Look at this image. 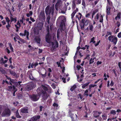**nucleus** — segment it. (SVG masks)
Returning a JSON list of instances; mask_svg holds the SVG:
<instances>
[{"instance_id": "21", "label": "nucleus", "mask_w": 121, "mask_h": 121, "mask_svg": "<svg viewBox=\"0 0 121 121\" xmlns=\"http://www.w3.org/2000/svg\"><path fill=\"white\" fill-rule=\"evenodd\" d=\"M10 19L11 20L10 22L11 23L13 21H14V22H15L17 21L16 18H14L12 17V15L10 16Z\"/></svg>"}, {"instance_id": "48", "label": "nucleus", "mask_w": 121, "mask_h": 121, "mask_svg": "<svg viewBox=\"0 0 121 121\" xmlns=\"http://www.w3.org/2000/svg\"><path fill=\"white\" fill-rule=\"evenodd\" d=\"M29 77L30 79L32 80L34 79V78L33 77L32 75V73H31Z\"/></svg>"}, {"instance_id": "12", "label": "nucleus", "mask_w": 121, "mask_h": 121, "mask_svg": "<svg viewBox=\"0 0 121 121\" xmlns=\"http://www.w3.org/2000/svg\"><path fill=\"white\" fill-rule=\"evenodd\" d=\"M40 118V116L38 115L37 116H35L34 117H32L30 119L29 121H36L37 120L39 119Z\"/></svg>"}, {"instance_id": "35", "label": "nucleus", "mask_w": 121, "mask_h": 121, "mask_svg": "<svg viewBox=\"0 0 121 121\" xmlns=\"http://www.w3.org/2000/svg\"><path fill=\"white\" fill-rule=\"evenodd\" d=\"M12 86H9L7 88L8 90L9 91H11L13 90V85H11Z\"/></svg>"}, {"instance_id": "42", "label": "nucleus", "mask_w": 121, "mask_h": 121, "mask_svg": "<svg viewBox=\"0 0 121 121\" xmlns=\"http://www.w3.org/2000/svg\"><path fill=\"white\" fill-rule=\"evenodd\" d=\"M89 83H87L83 84L82 86V88L83 89L86 86H87L88 84Z\"/></svg>"}, {"instance_id": "62", "label": "nucleus", "mask_w": 121, "mask_h": 121, "mask_svg": "<svg viewBox=\"0 0 121 121\" xmlns=\"http://www.w3.org/2000/svg\"><path fill=\"white\" fill-rule=\"evenodd\" d=\"M114 85V83L113 82V81L112 80H111V83L110 84V85L111 86H113Z\"/></svg>"}, {"instance_id": "26", "label": "nucleus", "mask_w": 121, "mask_h": 121, "mask_svg": "<svg viewBox=\"0 0 121 121\" xmlns=\"http://www.w3.org/2000/svg\"><path fill=\"white\" fill-rule=\"evenodd\" d=\"M11 22H10V23H7V25L6 26V27L7 30H9L10 28L11 27Z\"/></svg>"}, {"instance_id": "54", "label": "nucleus", "mask_w": 121, "mask_h": 121, "mask_svg": "<svg viewBox=\"0 0 121 121\" xmlns=\"http://www.w3.org/2000/svg\"><path fill=\"white\" fill-rule=\"evenodd\" d=\"M80 48V47H78L77 48V51L76 52V55L77 54V53H78V50Z\"/></svg>"}, {"instance_id": "53", "label": "nucleus", "mask_w": 121, "mask_h": 121, "mask_svg": "<svg viewBox=\"0 0 121 121\" xmlns=\"http://www.w3.org/2000/svg\"><path fill=\"white\" fill-rule=\"evenodd\" d=\"M60 33L59 32V29L57 31V38H59V37L60 35H59Z\"/></svg>"}, {"instance_id": "32", "label": "nucleus", "mask_w": 121, "mask_h": 121, "mask_svg": "<svg viewBox=\"0 0 121 121\" xmlns=\"http://www.w3.org/2000/svg\"><path fill=\"white\" fill-rule=\"evenodd\" d=\"M32 11H30L29 12V13L26 14V16L27 17H29L31 16L32 15Z\"/></svg>"}, {"instance_id": "9", "label": "nucleus", "mask_w": 121, "mask_h": 121, "mask_svg": "<svg viewBox=\"0 0 121 121\" xmlns=\"http://www.w3.org/2000/svg\"><path fill=\"white\" fill-rule=\"evenodd\" d=\"M108 39L109 41L113 42L114 45L116 44L117 40V38L113 35L109 36L108 37Z\"/></svg>"}, {"instance_id": "17", "label": "nucleus", "mask_w": 121, "mask_h": 121, "mask_svg": "<svg viewBox=\"0 0 121 121\" xmlns=\"http://www.w3.org/2000/svg\"><path fill=\"white\" fill-rule=\"evenodd\" d=\"M111 9V8L108 5L106 7V13L107 15L110 14V9Z\"/></svg>"}, {"instance_id": "27", "label": "nucleus", "mask_w": 121, "mask_h": 121, "mask_svg": "<svg viewBox=\"0 0 121 121\" xmlns=\"http://www.w3.org/2000/svg\"><path fill=\"white\" fill-rule=\"evenodd\" d=\"M82 14L80 13H78V15L76 16V18H77L79 21L81 19Z\"/></svg>"}, {"instance_id": "5", "label": "nucleus", "mask_w": 121, "mask_h": 121, "mask_svg": "<svg viewBox=\"0 0 121 121\" xmlns=\"http://www.w3.org/2000/svg\"><path fill=\"white\" fill-rule=\"evenodd\" d=\"M43 27V25L41 24L38 25L37 26L34 28V31L35 34L37 35L39 33L40 30H42Z\"/></svg>"}, {"instance_id": "24", "label": "nucleus", "mask_w": 121, "mask_h": 121, "mask_svg": "<svg viewBox=\"0 0 121 121\" xmlns=\"http://www.w3.org/2000/svg\"><path fill=\"white\" fill-rule=\"evenodd\" d=\"M89 46L86 45H85L84 47H82L81 48L84 50L86 49V51H89Z\"/></svg>"}, {"instance_id": "23", "label": "nucleus", "mask_w": 121, "mask_h": 121, "mask_svg": "<svg viewBox=\"0 0 121 121\" xmlns=\"http://www.w3.org/2000/svg\"><path fill=\"white\" fill-rule=\"evenodd\" d=\"M97 111H95L93 112L94 114L93 115V117L95 118H97L99 116V115H97Z\"/></svg>"}, {"instance_id": "10", "label": "nucleus", "mask_w": 121, "mask_h": 121, "mask_svg": "<svg viewBox=\"0 0 121 121\" xmlns=\"http://www.w3.org/2000/svg\"><path fill=\"white\" fill-rule=\"evenodd\" d=\"M40 96L38 95H33L31 97V99L34 101H37L39 99Z\"/></svg>"}, {"instance_id": "51", "label": "nucleus", "mask_w": 121, "mask_h": 121, "mask_svg": "<svg viewBox=\"0 0 121 121\" xmlns=\"http://www.w3.org/2000/svg\"><path fill=\"white\" fill-rule=\"evenodd\" d=\"M53 106L55 107H57L58 106V105L57 104L54 103L53 104Z\"/></svg>"}, {"instance_id": "44", "label": "nucleus", "mask_w": 121, "mask_h": 121, "mask_svg": "<svg viewBox=\"0 0 121 121\" xmlns=\"http://www.w3.org/2000/svg\"><path fill=\"white\" fill-rule=\"evenodd\" d=\"M9 4H7L6 6L5 7L6 9L7 10H9Z\"/></svg>"}, {"instance_id": "55", "label": "nucleus", "mask_w": 121, "mask_h": 121, "mask_svg": "<svg viewBox=\"0 0 121 121\" xmlns=\"http://www.w3.org/2000/svg\"><path fill=\"white\" fill-rule=\"evenodd\" d=\"M30 20L33 22H34L35 21V20L34 19V18L31 17L30 18Z\"/></svg>"}, {"instance_id": "33", "label": "nucleus", "mask_w": 121, "mask_h": 121, "mask_svg": "<svg viewBox=\"0 0 121 121\" xmlns=\"http://www.w3.org/2000/svg\"><path fill=\"white\" fill-rule=\"evenodd\" d=\"M76 88V86L74 85L70 88V90L72 91H73Z\"/></svg>"}, {"instance_id": "16", "label": "nucleus", "mask_w": 121, "mask_h": 121, "mask_svg": "<svg viewBox=\"0 0 121 121\" xmlns=\"http://www.w3.org/2000/svg\"><path fill=\"white\" fill-rule=\"evenodd\" d=\"M40 17L43 20H44L45 19V16L44 12L43 11H42L40 13Z\"/></svg>"}, {"instance_id": "50", "label": "nucleus", "mask_w": 121, "mask_h": 121, "mask_svg": "<svg viewBox=\"0 0 121 121\" xmlns=\"http://www.w3.org/2000/svg\"><path fill=\"white\" fill-rule=\"evenodd\" d=\"M99 18V16L98 14L96 15V17H95L94 19L95 20H98Z\"/></svg>"}, {"instance_id": "38", "label": "nucleus", "mask_w": 121, "mask_h": 121, "mask_svg": "<svg viewBox=\"0 0 121 121\" xmlns=\"http://www.w3.org/2000/svg\"><path fill=\"white\" fill-rule=\"evenodd\" d=\"M76 13V10H74L73 12L72 13L71 16V18L73 19V17H74L75 14Z\"/></svg>"}, {"instance_id": "13", "label": "nucleus", "mask_w": 121, "mask_h": 121, "mask_svg": "<svg viewBox=\"0 0 121 121\" xmlns=\"http://www.w3.org/2000/svg\"><path fill=\"white\" fill-rule=\"evenodd\" d=\"M10 111L9 109L5 110L3 112V116H9L10 115Z\"/></svg>"}, {"instance_id": "22", "label": "nucleus", "mask_w": 121, "mask_h": 121, "mask_svg": "<svg viewBox=\"0 0 121 121\" xmlns=\"http://www.w3.org/2000/svg\"><path fill=\"white\" fill-rule=\"evenodd\" d=\"M60 2L58 1L56 3L55 5V9L57 11H58V7L60 5Z\"/></svg>"}, {"instance_id": "6", "label": "nucleus", "mask_w": 121, "mask_h": 121, "mask_svg": "<svg viewBox=\"0 0 121 121\" xmlns=\"http://www.w3.org/2000/svg\"><path fill=\"white\" fill-rule=\"evenodd\" d=\"M7 79L10 80V82L9 84L11 85H14L15 86L19 84V86H21L20 84L22 83L21 82H18V83L15 82V81L14 79H12L10 78H7Z\"/></svg>"}, {"instance_id": "37", "label": "nucleus", "mask_w": 121, "mask_h": 121, "mask_svg": "<svg viewBox=\"0 0 121 121\" xmlns=\"http://www.w3.org/2000/svg\"><path fill=\"white\" fill-rule=\"evenodd\" d=\"M110 114L114 115L116 114V112L115 110H112L110 112Z\"/></svg>"}, {"instance_id": "28", "label": "nucleus", "mask_w": 121, "mask_h": 121, "mask_svg": "<svg viewBox=\"0 0 121 121\" xmlns=\"http://www.w3.org/2000/svg\"><path fill=\"white\" fill-rule=\"evenodd\" d=\"M13 96H15V92L17 91V90L15 86H14V85H13Z\"/></svg>"}, {"instance_id": "61", "label": "nucleus", "mask_w": 121, "mask_h": 121, "mask_svg": "<svg viewBox=\"0 0 121 121\" xmlns=\"http://www.w3.org/2000/svg\"><path fill=\"white\" fill-rule=\"evenodd\" d=\"M121 62H119L118 63V66H119V68L120 69H121Z\"/></svg>"}, {"instance_id": "52", "label": "nucleus", "mask_w": 121, "mask_h": 121, "mask_svg": "<svg viewBox=\"0 0 121 121\" xmlns=\"http://www.w3.org/2000/svg\"><path fill=\"white\" fill-rule=\"evenodd\" d=\"M82 5L84 6L85 7L86 6V4L84 0H83L82 3Z\"/></svg>"}, {"instance_id": "58", "label": "nucleus", "mask_w": 121, "mask_h": 121, "mask_svg": "<svg viewBox=\"0 0 121 121\" xmlns=\"http://www.w3.org/2000/svg\"><path fill=\"white\" fill-rule=\"evenodd\" d=\"M111 33L110 32L107 31V35L108 36L110 35H111Z\"/></svg>"}, {"instance_id": "40", "label": "nucleus", "mask_w": 121, "mask_h": 121, "mask_svg": "<svg viewBox=\"0 0 121 121\" xmlns=\"http://www.w3.org/2000/svg\"><path fill=\"white\" fill-rule=\"evenodd\" d=\"M6 21L7 23H10V20L9 18L8 17H6L5 18Z\"/></svg>"}, {"instance_id": "36", "label": "nucleus", "mask_w": 121, "mask_h": 121, "mask_svg": "<svg viewBox=\"0 0 121 121\" xmlns=\"http://www.w3.org/2000/svg\"><path fill=\"white\" fill-rule=\"evenodd\" d=\"M102 117L103 119L106 120L107 118V116L105 114L102 115Z\"/></svg>"}, {"instance_id": "15", "label": "nucleus", "mask_w": 121, "mask_h": 121, "mask_svg": "<svg viewBox=\"0 0 121 121\" xmlns=\"http://www.w3.org/2000/svg\"><path fill=\"white\" fill-rule=\"evenodd\" d=\"M35 41L38 44V45L40 46V39L39 37L38 36L35 37Z\"/></svg>"}, {"instance_id": "4", "label": "nucleus", "mask_w": 121, "mask_h": 121, "mask_svg": "<svg viewBox=\"0 0 121 121\" xmlns=\"http://www.w3.org/2000/svg\"><path fill=\"white\" fill-rule=\"evenodd\" d=\"M90 23V21L88 20H86L85 19H82L80 24V26H81V29L83 30L84 29V25L87 26Z\"/></svg>"}, {"instance_id": "20", "label": "nucleus", "mask_w": 121, "mask_h": 121, "mask_svg": "<svg viewBox=\"0 0 121 121\" xmlns=\"http://www.w3.org/2000/svg\"><path fill=\"white\" fill-rule=\"evenodd\" d=\"M24 36L26 35V38L28 39H29V32L27 30H25L24 31Z\"/></svg>"}, {"instance_id": "41", "label": "nucleus", "mask_w": 121, "mask_h": 121, "mask_svg": "<svg viewBox=\"0 0 121 121\" xmlns=\"http://www.w3.org/2000/svg\"><path fill=\"white\" fill-rule=\"evenodd\" d=\"M50 19V16L48 15L47 18V21L48 24L49 23V20Z\"/></svg>"}, {"instance_id": "43", "label": "nucleus", "mask_w": 121, "mask_h": 121, "mask_svg": "<svg viewBox=\"0 0 121 121\" xmlns=\"http://www.w3.org/2000/svg\"><path fill=\"white\" fill-rule=\"evenodd\" d=\"M103 17L102 15H101L100 17L99 22H102L103 21Z\"/></svg>"}, {"instance_id": "7", "label": "nucleus", "mask_w": 121, "mask_h": 121, "mask_svg": "<svg viewBox=\"0 0 121 121\" xmlns=\"http://www.w3.org/2000/svg\"><path fill=\"white\" fill-rule=\"evenodd\" d=\"M49 29L48 28L47 31L48 33H47L46 36V40L47 42L48 43H50L52 42L51 41V39L52 38V35L49 33Z\"/></svg>"}, {"instance_id": "45", "label": "nucleus", "mask_w": 121, "mask_h": 121, "mask_svg": "<svg viewBox=\"0 0 121 121\" xmlns=\"http://www.w3.org/2000/svg\"><path fill=\"white\" fill-rule=\"evenodd\" d=\"M17 25H18L19 26V27H20L21 26V23L20 22V21L19 20H18L17 21V24H16Z\"/></svg>"}, {"instance_id": "46", "label": "nucleus", "mask_w": 121, "mask_h": 121, "mask_svg": "<svg viewBox=\"0 0 121 121\" xmlns=\"http://www.w3.org/2000/svg\"><path fill=\"white\" fill-rule=\"evenodd\" d=\"M9 46L10 48V49L11 50V51H13V47L12 46V45H11V44L10 43H9Z\"/></svg>"}, {"instance_id": "64", "label": "nucleus", "mask_w": 121, "mask_h": 121, "mask_svg": "<svg viewBox=\"0 0 121 121\" xmlns=\"http://www.w3.org/2000/svg\"><path fill=\"white\" fill-rule=\"evenodd\" d=\"M76 67L78 70L79 69L81 68V66L80 65H77L76 66Z\"/></svg>"}, {"instance_id": "30", "label": "nucleus", "mask_w": 121, "mask_h": 121, "mask_svg": "<svg viewBox=\"0 0 121 121\" xmlns=\"http://www.w3.org/2000/svg\"><path fill=\"white\" fill-rule=\"evenodd\" d=\"M0 72L2 74H4L6 73V72L4 70L3 68L0 67Z\"/></svg>"}, {"instance_id": "31", "label": "nucleus", "mask_w": 121, "mask_h": 121, "mask_svg": "<svg viewBox=\"0 0 121 121\" xmlns=\"http://www.w3.org/2000/svg\"><path fill=\"white\" fill-rule=\"evenodd\" d=\"M121 15V13H119L117 15V16L116 17H115V19L116 20H117L118 19H119L120 18V16Z\"/></svg>"}, {"instance_id": "3", "label": "nucleus", "mask_w": 121, "mask_h": 121, "mask_svg": "<svg viewBox=\"0 0 121 121\" xmlns=\"http://www.w3.org/2000/svg\"><path fill=\"white\" fill-rule=\"evenodd\" d=\"M48 89L47 87L42 85L41 86L38 88L37 91L38 94L40 96L42 93L43 94V92H45Z\"/></svg>"}, {"instance_id": "11", "label": "nucleus", "mask_w": 121, "mask_h": 121, "mask_svg": "<svg viewBox=\"0 0 121 121\" xmlns=\"http://www.w3.org/2000/svg\"><path fill=\"white\" fill-rule=\"evenodd\" d=\"M51 43L52 47L53 50L58 47V43L56 42L55 43L52 42Z\"/></svg>"}, {"instance_id": "56", "label": "nucleus", "mask_w": 121, "mask_h": 121, "mask_svg": "<svg viewBox=\"0 0 121 121\" xmlns=\"http://www.w3.org/2000/svg\"><path fill=\"white\" fill-rule=\"evenodd\" d=\"M100 42V41L99 40V41L97 43H95V46H97L98 45Z\"/></svg>"}, {"instance_id": "18", "label": "nucleus", "mask_w": 121, "mask_h": 121, "mask_svg": "<svg viewBox=\"0 0 121 121\" xmlns=\"http://www.w3.org/2000/svg\"><path fill=\"white\" fill-rule=\"evenodd\" d=\"M21 112L23 113H27L28 112V109L27 108H24L21 110Z\"/></svg>"}, {"instance_id": "8", "label": "nucleus", "mask_w": 121, "mask_h": 121, "mask_svg": "<svg viewBox=\"0 0 121 121\" xmlns=\"http://www.w3.org/2000/svg\"><path fill=\"white\" fill-rule=\"evenodd\" d=\"M54 7L53 6L50 8L47 7L45 9L46 13L47 14H49L51 13L52 15H53L54 12Z\"/></svg>"}, {"instance_id": "1", "label": "nucleus", "mask_w": 121, "mask_h": 121, "mask_svg": "<svg viewBox=\"0 0 121 121\" xmlns=\"http://www.w3.org/2000/svg\"><path fill=\"white\" fill-rule=\"evenodd\" d=\"M66 21V18L64 16H60L57 19L56 23L60 24V30L61 32L65 29Z\"/></svg>"}, {"instance_id": "2", "label": "nucleus", "mask_w": 121, "mask_h": 121, "mask_svg": "<svg viewBox=\"0 0 121 121\" xmlns=\"http://www.w3.org/2000/svg\"><path fill=\"white\" fill-rule=\"evenodd\" d=\"M35 86V83L34 82H31L28 83L27 84L25 85L23 89L24 91H29L31 90Z\"/></svg>"}, {"instance_id": "19", "label": "nucleus", "mask_w": 121, "mask_h": 121, "mask_svg": "<svg viewBox=\"0 0 121 121\" xmlns=\"http://www.w3.org/2000/svg\"><path fill=\"white\" fill-rule=\"evenodd\" d=\"M8 70L9 71L10 73L12 75L16 77H17V76L16 73L13 71H11L10 69H9Z\"/></svg>"}, {"instance_id": "25", "label": "nucleus", "mask_w": 121, "mask_h": 121, "mask_svg": "<svg viewBox=\"0 0 121 121\" xmlns=\"http://www.w3.org/2000/svg\"><path fill=\"white\" fill-rule=\"evenodd\" d=\"M38 63H32L31 65V67L32 68H35L38 65Z\"/></svg>"}, {"instance_id": "29", "label": "nucleus", "mask_w": 121, "mask_h": 121, "mask_svg": "<svg viewBox=\"0 0 121 121\" xmlns=\"http://www.w3.org/2000/svg\"><path fill=\"white\" fill-rule=\"evenodd\" d=\"M89 27L90 30L92 32L93 31L94 28V27L92 25L90 24L89 26Z\"/></svg>"}, {"instance_id": "59", "label": "nucleus", "mask_w": 121, "mask_h": 121, "mask_svg": "<svg viewBox=\"0 0 121 121\" xmlns=\"http://www.w3.org/2000/svg\"><path fill=\"white\" fill-rule=\"evenodd\" d=\"M0 62L1 63H3L4 62V59L3 58H1L0 59Z\"/></svg>"}, {"instance_id": "49", "label": "nucleus", "mask_w": 121, "mask_h": 121, "mask_svg": "<svg viewBox=\"0 0 121 121\" xmlns=\"http://www.w3.org/2000/svg\"><path fill=\"white\" fill-rule=\"evenodd\" d=\"M108 1V4H107V5H109L110 6H111L112 5V3L109 0H107Z\"/></svg>"}, {"instance_id": "47", "label": "nucleus", "mask_w": 121, "mask_h": 121, "mask_svg": "<svg viewBox=\"0 0 121 121\" xmlns=\"http://www.w3.org/2000/svg\"><path fill=\"white\" fill-rule=\"evenodd\" d=\"M15 26L16 28V31L17 32L18 31V29L20 28V27L17 26L16 25H15Z\"/></svg>"}, {"instance_id": "60", "label": "nucleus", "mask_w": 121, "mask_h": 121, "mask_svg": "<svg viewBox=\"0 0 121 121\" xmlns=\"http://www.w3.org/2000/svg\"><path fill=\"white\" fill-rule=\"evenodd\" d=\"M20 40L22 43H24L25 42L24 40L22 39H20Z\"/></svg>"}, {"instance_id": "14", "label": "nucleus", "mask_w": 121, "mask_h": 121, "mask_svg": "<svg viewBox=\"0 0 121 121\" xmlns=\"http://www.w3.org/2000/svg\"><path fill=\"white\" fill-rule=\"evenodd\" d=\"M43 99H42V100L43 101V100H45L47 99L48 96L47 93L46 92V91L43 92Z\"/></svg>"}, {"instance_id": "39", "label": "nucleus", "mask_w": 121, "mask_h": 121, "mask_svg": "<svg viewBox=\"0 0 121 121\" xmlns=\"http://www.w3.org/2000/svg\"><path fill=\"white\" fill-rule=\"evenodd\" d=\"M96 59L95 57L93 59L92 58L91 59L89 60V64H91L94 62V59Z\"/></svg>"}, {"instance_id": "63", "label": "nucleus", "mask_w": 121, "mask_h": 121, "mask_svg": "<svg viewBox=\"0 0 121 121\" xmlns=\"http://www.w3.org/2000/svg\"><path fill=\"white\" fill-rule=\"evenodd\" d=\"M117 36L119 38H120L121 37V32H120L118 34Z\"/></svg>"}, {"instance_id": "57", "label": "nucleus", "mask_w": 121, "mask_h": 121, "mask_svg": "<svg viewBox=\"0 0 121 121\" xmlns=\"http://www.w3.org/2000/svg\"><path fill=\"white\" fill-rule=\"evenodd\" d=\"M116 24L117 25V27H119L120 26V23L118 21H117V23H116Z\"/></svg>"}, {"instance_id": "34", "label": "nucleus", "mask_w": 121, "mask_h": 121, "mask_svg": "<svg viewBox=\"0 0 121 121\" xmlns=\"http://www.w3.org/2000/svg\"><path fill=\"white\" fill-rule=\"evenodd\" d=\"M16 115L17 117L19 118H20L21 117L19 115L18 112V110H17L16 112Z\"/></svg>"}]
</instances>
